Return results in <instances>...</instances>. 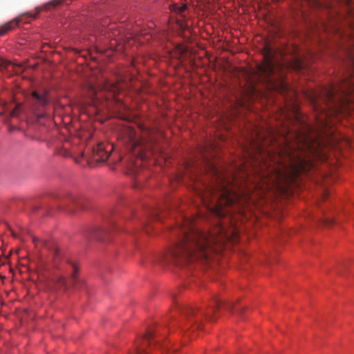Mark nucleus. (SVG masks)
<instances>
[{
	"label": "nucleus",
	"mask_w": 354,
	"mask_h": 354,
	"mask_svg": "<svg viewBox=\"0 0 354 354\" xmlns=\"http://www.w3.org/2000/svg\"><path fill=\"white\" fill-rule=\"evenodd\" d=\"M180 230L178 243L160 257V263L183 266L196 259L207 260L210 254L216 251L214 245H222L226 241H236L238 237L235 227L227 229L220 221L212 232L205 233L195 227L193 220L185 218Z\"/></svg>",
	"instance_id": "nucleus-1"
},
{
	"label": "nucleus",
	"mask_w": 354,
	"mask_h": 354,
	"mask_svg": "<svg viewBox=\"0 0 354 354\" xmlns=\"http://www.w3.org/2000/svg\"><path fill=\"white\" fill-rule=\"evenodd\" d=\"M208 167L213 178L212 183H202L194 190L207 209L221 219L230 213L229 208L238 202L239 195L222 171L212 162H208Z\"/></svg>",
	"instance_id": "nucleus-2"
},
{
	"label": "nucleus",
	"mask_w": 354,
	"mask_h": 354,
	"mask_svg": "<svg viewBox=\"0 0 354 354\" xmlns=\"http://www.w3.org/2000/svg\"><path fill=\"white\" fill-rule=\"evenodd\" d=\"M306 150H314L307 135L297 133L286 138L284 145L279 147L277 154L272 160L277 165L274 169L277 181L286 179L299 172L304 162L302 153ZM268 156L272 158L270 152H268Z\"/></svg>",
	"instance_id": "nucleus-3"
},
{
	"label": "nucleus",
	"mask_w": 354,
	"mask_h": 354,
	"mask_svg": "<svg viewBox=\"0 0 354 354\" xmlns=\"http://www.w3.org/2000/svg\"><path fill=\"white\" fill-rule=\"evenodd\" d=\"M352 63V71L339 85L330 86L324 91L326 100L330 104L329 107L334 109L336 112L348 109L349 105L354 101V59Z\"/></svg>",
	"instance_id": "nucleus-4"
},
{
	"label": "nucleus",
	"mask_w": 354,
	"mask_h": 354,
	"mask_svg": "<svg viewBox=\"0 0 354 354\" xmlns=\"http://www.w3.org/2000/svg\"><path fill=\"white\" fill-rule=\"evenodd\" d=\"M225 308L227 310L232 312L235 306L233 303H225L219 299L217 297H214L212 303L209 305V311L204 312L198 307L184 306L180 308L183 321L187 322L189 327L201 328V324L203 318L205 317L207 319L213 321L214 314L215 312L221 308Z\"/></svg>",
	"instance_id": "nucleus-5"
},
{
	"label": "nucleus",
	"mask_w": 354,
	"mask_h": 354,
	"mask_svg": "<svg viewBox=\"0 0 354 354\" xmlns=\"http://www.w3.org/2000/svg\"><path fill=\"white\" fill-rule=\"evenodd\" d=\"M120 138L128 149L141 159L147 157L145 155V151L153 152V147L156 143V140L151 131H147L142 138H138L135 130L129 127L122 129Z\"/></svg>",
	"instance_id": "nucleus-6"
},
{
	"label": "nucleus",
	"mask_w": 354,
	"mask_h": 354,
	"mask_svg": "<svg viewBox=\"0 0 354 354\" xmlns=\"http://www.w3.org/2000/svg\"><path fill=\"white\" fill-rule=\"evenodd\" d=\"M259 73L264 78L271 83L273 89L276 90L282 95H286L289 91V86L287 83L281 80L277 83H272L271 76L274 73L275 66L270 59H266L262 65L259 66Z\"/></svg>",
	"instance_id": "nucleus-7"
},
{
	"label": "nucleus",
	"mask_w": 354,
	"mask_h": 354,
	"mask_svg": "<svg viewBox=\"0 0 354 354\" xmlns=\"http://www.w3.org/2000/svg\"><path fill=\"white\" fill-rule=\"evenodd\" d=\"M86 199L82 196L68 194L61 199L59 207L64 209L68 214H74L75 208L86 209Z\"/></svg>",
	"instance_id": "nucleus-8"
},
{
	"label": "nucleus",
	"mask_w": 354,
	"mask_h": 354,
	"mask_svg": "<svg viewBox=\"0 0 354 354\" xmlns=\"http://www.w3.org/2000/svg\"><path fill=\"white\" fill-rule=\"evenodd\" d=\"M113 149L111 144L100 143L93 149V158L97 162H104Z\"/></svg>",
	"instance_id": "nucleus-9"
},
{
	"label": "nucleus",
	"mask_w": 354,
	"mask_h": 354,
	"mask_svg": "<svg viewBox=\"0 0 354 354\" xmlns=\"http://www.w3.org/2000/svg\"><path fill=\"white\" fill-rule=\"evenodd\" d=\"M32 239L34 243L35 244L36 247L41 245L50 252L52 259L53 261V266H56L57 264V261L60 258V253L57 246L53 243H49L46 241L40 240L35 237H32Z\"/></svg>",
	"instance_id": "nucleus-10"
},
{
	"label": "nucleus",
	"mask_w": 354,
	"mask_h": 354,
	"mask_svg": "<svg viewBox=\"0 0 354 354\" xmlns=\"http://www.w3.org/2000/svg\"><path fill=\"white\" fill-rule=\"evenodd\" d=\"M109 233V230L102 227H91L87 232L89 239L104 241Z\"/></svg>",
	"instance_id": "nucleus-11"
},
{
	"label": "nucleus",
	"mask_w": 354,
	"mask_h": 354,
	"mask_svg": "<svg viewBox=\"0 0 354 354\" xmlns=\"http://www.w3.org/2000/svg\"><path fill=\"white\" fill-rule=\"evenodd\" d=\"M121 88L118 83H110L106 82L102 85V90L106 92L109 96H106L107 98L110 97H115L121 91Z\"/></svg>",
	"instance_id": "nucleus-12"
},
{
	"label": "nucleus",
	"mask_w": 354,
	"mask_h": 354,
	"mask_svg": "<svg viewBox=\"0 0 354 354\" xmlns=\"http://www.w3.org/2000/svg\"><path fill=\"white\" fill-rule=\"evenodd\" d=\"M32 97L39 104L44 106L48 104V92L46 90L35 91L32 93Z\"/></svg>",
	"instance_id": "nucleus-13"
},
{
	"label": "nucleus",
	"mask_w": 354,
	"mask_h": 354,
	"mask_svg": "<svg viewBox=\"0 0 354 354\" xmlns=\"http://www.w3.org/2000/svg\"><path fill=\"white\" fill-rule=\"evenodd\" d=\"M48 286L50 290L66 289L67 284L64 278L57 276L48 281Z\"/></svg>",
	"instance_id": "nucleus-14"
},
{
	"label": "nucleus",
	"mask_w": 354,
	"mask_h": 354,
	"mask_svg": "<svg viewBox=\"0 0 354 354\" xmlns=\"http://www.w3.org/2000/svg\"><path fill=\"white\" fill-rule=\"evenodd\" d=\"M19 17L16 18L12 21H10L5 24L0 26V37L6 35L9 31L13 30L15 27L19 26Z\"/></svg>",
	"instance_id": "nucleus-15"
},
{
	"label": "nucleus",
	"mask_w": 354,
	"mask_h": 354,
	"mask_svg": "<svg viewBox=\"0 0 354 354\" xmlns=\"http://www.w3.org/2000/svg\"><path fill=\"white\" fill-rule=\"evenodd\" d=\"M69 263H70L71 268L72 269V274H71V283L74 286H77V283L79 282L80 283V281L77 278V274L78 272L79 268L75 263L71 262V261Z\"/></svg>",
	"instance_id": "nucleus-16"
},
{
	"label": "nucleus",
	"mask_w": 354,
	"mask_h": 354,
	"mask_svg": "<svg viewBox=\"0 0 354 354\" xmlns=\"http://www.w3.org/2000/svg\"><path fill=\"white\" fill-rule=\"evenodd\" d=\"M15 70V66L13 64L0 57V71L11 72Z\"/></svg>",
	"instance_id": "nucleus-17"
},
{
	"label": "nucleus",
	"mask_w": 354,
	"mask_h": 354,
	"mask_svg": "<svg viewBox=\"0 0 354 354\" xmlns=\"http://www.w3.org/2000/svg\"><path fill=\"white\" fill-rule=\"evenodd\" d=\"M187 6L186 4L179 6L177 3H174L171 6V10L181 16H183L184 12L186 11Z\"/></svg>",
	"instance_id": "nucleus-18"
},
{
	"label": "nucleus",
	"mask_w": 354,
	"mask_h": 354,
	"mask_svg": "<svg viewBox=\"0 0 354 354\" xmlns=\"http://www.w3.org/2000/svg\"><path fill=\"white\" fill-rule=\"evenodd\" d=\"M251 147L254 150L256 151L257 153H261L263 152V146L259 142V141H256L254 139H252L250 142Z\"/></svg>",
	"instance_id": "nucleus-19"
},
{
	"label": "nucleus",
	"mask_w": 354,
	"mask_h": 354,
	"mask_svg": "<svg viewBox=\"0 0 354 354\" xmlns=\"http://www.w3.org/2000/svg\"><path fill=\"white\" fill-rule=\"evenodd\" d=\"M321 223L326 226H330L334 224L333 218L330 217H325L322 218Z\"/></svg>",
	"instance_id": "nucleus-20"
},
{
	"label": "nucleus",
	"mask_w": 354,
	"mask_h": 354,
	"mask_svg": "<svg viewBox=\"0 0 354 354\" xmlns=\"http://www.w3.org/2000/svg\"><path fill=\"white\" fill-rule=\"evenodd\" d=\"M20 110H21V104H16L15 109L12 110V113H11L12 118L19 116Z\"/></svg>",
	"instance_id": "nucleus-21"
},
{
	"label": "nucleus",
	"mask_w": 354,
	"mask_h": 354,
	"mask_svg": "<svg viewBox=\"0 0 354 354\" xmlns=\"http://www.w3.org/2000/svg\"><path fill=\"white\" fill-rule=\"evenodd\" d=\"M48 262L44 259H41L39 262V269L41 271L43 269H48Z\"/></svg>",
	"instance_id": "nucleus-22"
},
{
	"label": "nucleus",
	"mask_w": 354,
	"mask_h": 354,
	"mask_svg": "<svg viewBox=\"0 0 354 354\" xmlns=\"http://www.w3.org/2000/svg\"><path fill=\"white\" fill-rule=\"evenodd\" d=\"M64 0H53L48 3V5H51L53 7H56L61 5L64 2Z\"/></svg>",
	"instance_id": "nucleus-23"
},
{
	"label": "nucleus",
	"mask_w": 354,
	"mask_h": 354,
	"mask_svg": "<svg viewBox=\"0 0 354 354\" xmlns=\"http://www.w3.org/2000/svg\"><path fill=\"white\" fill-rule=\"evenodd\" d=\"M8 129L10 133H12L15 129H17L18 131H20V129L15 127L12 124H9Z\"/></svg>",
	"instance_id": "nucleus-24"
},
{
	"label": "nucleus",
	"mask_w": 354,
	"mask_h": 354,
	"mask_svg": "<svg viewBox=\"0 0 354 354\" xmlns=\"http://www.w3.org/2000/svg\"><path fill=\"white\" fill-rule=\"evenodd\" d=\"M27 17H30L31 18H35L36 17V15H29V14L24 13V24L28 22V21H26Z\"/></svg>",
	"instance_id": "nucleus-25"
},
{
	"label": "nucleus",
	"mask_w": 354,
	"mask_h": 354,
	"mask_svg": "<svg viewBox=\"0 0 354 354\" xmlns=\"http://www.w3.org/2000/svg\"><path fill=\"white\" fill-rule=\"evenodd\" d=\"M236 310L240 314V315H242L245 310V308L244 307H239V308H236Z\"/></svg>",
	"instance_id": "nucleus-26"
},
{
	"label": "nucleus",
	"mask_w": 354,
	"mask_h": 354,
	"mask_svg": "<svg viewBox=\"0 0 354 354\" xmlns=\"http://www.w3.org/2000/svg\"><path fill=\"white\" fill-rule=\"evenodd\" d=\"M343 1L346 6H350L352 3L353 0H343Z\"/></svg>",
	"instance_id": "nucleus-27"
},
{
	"label": "nucleus",
	"mask_w": 354,
	"mask_h": 354,
	"mask_svg": "<svg viewBox=\"0 0 354 354\" xmlns=\"http://www.w3.org/2000/svg\"><path fill=\"white\" fill-rule=\"evenodd\" d=\"M91 91L93 93V94L97 95L96 89L94 87H91Z\"/></svg>",
	"instance_id": "nucleus-28"
},
{
	"label": "nucleus",
	"mask_w": 354,
	"mask_h": 354,
	"mask_svg": "<svg viewBox=\"0 0 354 354\" xmlns=\"http://www.w3.org/2000/svg\"><path fill=\"white\" fill-rule=\"evenodd\" d=\"M116 36H117V35L115 34V32H113V35H109L110 37H116Z\"/></svg>",
	"instance_id": "nucleus-29"
},
{
	"label": "nucleus",
	"mask_w": 354,
	"mask_h": 354,
	"mask_svg": "<svg viewBox=\"0 0 354 354\" xmlns=\"http://www.w3.org/2000/svg\"><path fill=\"white\" fill-rule=\"evenodd\" d=\"M113 29H114L113 26H111V27L109 28V30H113Z\"/></svg>",
	"instance_id": "nucleus-30"
},
{
	"label": "nucleus",
	"mask_w": 354,
	"mask_h": 354,
	"mask_svg": "<svg viewBox=\"0 0 354 354\" xmlns=\"http://www.w3.org/2000/svg\"><path fill=\"white\" fill-rule=\"evenodd\" d=\"M122 39V36L120 37L119 39ZM118 39H115V41H118Z\"/></svg>",
	"instance_id": "nucleus-31"
},
{
	"label": "nucleus",
	"mask_w": 354,
	"mask_h": 354,
	"mask_svg": "<svg viewBox=\"0 0 354 354\" xmlns=\"http://www.w3.org/2000/svg\"><path fill=\"white\" fill-rule=\"evenodd\" d=\"M117 32H118V34H120V30H117Z\"/></svg>",
	"instance_id": "nucleus-32"
}]
</instances>
